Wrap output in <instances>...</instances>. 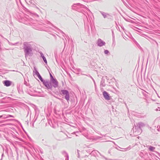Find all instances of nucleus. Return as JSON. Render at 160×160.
I'll use <instances>...</instances> for the list:
<instances>
[{"label": "nucleus", "mask_w": 160, "mask_h": 160, "mask_svg": "<svg viewBox=\"0 0 160 160\" xmlns=\"http://www.w3.org/2000/svg\"><path fill=\"white\" fill-rule=\"evenodd\" d=\"M23 49L25 53V57L31 56L32 54L33 47L29 42H24L23 43Z\"/></svg>", "instance_id": "nucleus-1"}, {"label": "nucleus", "mask_w": 160, "mask_h": 160, "mask_svg": "<svg viewBox=\"0 0 160 160\" xmlns=\"http://www.w3.org/2000/svg\"><path fill=\"white\" fill-rule=\"evenodd\" d=\"M72 8L73 10L77 11L79 12H81L82 13H83V12L86 13L84 10H86L89 11L92 14L91 12L88 8L80 3L74 4L72 6Z\"/></svg>", "instance_id": "nucleus-2"}, {"label": "nucleus", "mask_w": 160, "mask_h": 160, "mask_svg": "<svg viewBox=\"0 0 160 160\" xmlns=\"http://www.w3.org/2000/svg\"><path fill=\"white\" fill-rule=\"evenodd\" d=\"M33 74L35 77H37L40 80H44L37 70L36 67H34Z\"/></svg>", "instance_id": "nucleus-3"}, {"label": "nucleus", "mask_w": 160, "mask_h": 160, "mask_svg": "<svg viewBox=\"0 0 160 160\" xmlns=\"http://www.w3.org/2000/svg\"><path fill=\"white\" fill-rule=\"evenodd\" d=\"M101 14L103 16L104 18H107L108 19H111L112 16L109 13H106L102 11H100Z\"/></svg>", "instance_id": "nucleus-4"}, {"label": "nucleus", "mask_w": 160, "mask_h": 160, "mask_svg": "<svg viewBox=\"0 0 160 160\" xmlns=\"http://www.w3.org/2000/svg\"><path fill=\"white\" fill-rule=\"evenodd\" d=\"M97 45L99 47H102L105 45L106 43L105 42L103 41L101 39H98V40L97 43Z\"/></svg>", "instance_id": "nucleus-5"}, {"label": "nucleus", "mask_w": 160, "mask_h": 160, "mask_svg": "<svg viewBox=\"0 0 160 160\" xmlns=\"http://www.w3.org/2000/svg\"><path fill=\"white\" fill-rule=\"evenodd\" d=\"M61 92L62 94L64 95H65V98L67 100H68L69 99V96L68 94V92L66 90H62Z\"/></svg>", "instance_id": "nucleus-6"}, {"label": "nucleus", "mask_w": 160, "mask_h": 160, "mask_svg": "<svg viewBox=\"0 0 160 160\" xmlns=\"http://www.w3.org/2000/svg\"><path fill=\"white\" fill-rule=\"evenodd\" d=\"M47 24H48V25L47 26V28H49V27H50L49 26L50 25L52 26H53L55 28L57 29L59 31H60L61 33H62L64 35H65V33H64L60 29L58 28H56V27H55V26H54L50 22L47 21Z\"/></svg>", "instance_id": "nucleus-7"}, {"label": "nucleus", "mask_w": 160, "mask_h": 160, "mask_svg": "<svg viewBox=\"0 0 160 160\" xmlns=\"http://www.w3.org/2000/svg\"><path fill=\"white\" fill-rule=\"evenodd\" d=\"M43 82V84L45 86L48 88H50L51 85V84L49 83L48 81H41Z\"/></svg>", "instance_id": "nucleus-8"}, {"label": "nucleus", "mask_w": 160, "mask_h": 160, "mask_svg": "<svg viewBox=\"0 0 160 160\" xmlns=\"http://www.w3.org/2000/svg\"><path fill=\"white\" fill-rule=\"evenodd\" d=\"M103 95L104 98L107 100L110 99V97L108 93L106 91H104L103 93Z\"/></svg>", "instance_id": "nucleus-9"}, {"label": "nucleus", "mask_w": 160, "mask_h": 160, "mask_svg": "<svg viewBox=\"0 0 160 160\" xmlns=\"http://www.w3.org/2000/svg\"><path fill=\"white\" fill-rule=\"evenodd\" d=\"M39 53L40 54L41 57L42 58L43 61L45 62V63L47 65V59H46V58L44 57L43 54L41 52H39Z\"/></svg>", "instance_id": "nucleus-10"}, {"label": "nucleus", "mask_w": 160, "mask_h": 160, "mask_svg": "<svg viewBox=\"0 0 160 160\" xmlns=\"http://www.w3.org/2000/svg\"><path fill=\"white\" fill-rule=\"evenodd\" d=\"M4 84L6 86H9L11 84V82L9 81H6L4 82Z\"/></svg>", "instance_id": "nucleus-11"}, {"label": "nucleus", "mask_w": 160, "mask_h": 160, "mask_svg": "<svg viewBox=\"0 0 160 160\" xmlns=\"http://www.w3.org/2000/svg\"><path fill=\"white\" fill-rule=\"evenodd\" d=\"M155 148L154 147L152 146H150L149 148V149L152 151H153V150L155 149Z\"/></svg>", "instance_id": "nucleus-12"}, {"label": "nucleus", "mask_w": 160, "mask_h": 160, "mask_svg": "<svg viewBox=\"0 0 160 160\" xmlns=\"http://www.w3.org/2000/svg\"><path fill=\"white\" fill-rule=\"evenodd\" d=\"M50 80H57L56 79L54 78L52 75L50 73Z\"/></svg>", "instance_id": "nucleus-13"}, {"label": "nucleus", "mask_w": 160, "mask_h": 160, "mask_svg": "<svg viewBox=\"0 0 160 160\" xmlns=\"http://www.w3.org/2000/svg\"><path fill=\"white\" fill-rule=\"evenodd\" d=\"M104 53L105 54L107 55H108V54H110L109 51L107 50H105L104 51Z\"/></svg>", "instance_id": "nucleus-14"}, {"label": "nucleus", "mask_w": 160, "mask_h": 160, "mask_svg": "<svg viewBox=\"0 0 160 160\" xmlns=\"http://www.w3.org/2000/svg\"><path fill=\"white\" fill-rule=\"evenodd\" d=\"M109 75H108V76H106L105 77V78H106V79L107 80H112V78H109Z\"/></svg>", "instance_id": "nucleus-15"}, {"label": "nucleus", "mask_w": 160, "mask_h": 160, "mask_svg": "<svg viewBox=\"0 0 160 160\" xmlns=\"http://www.w3.org/2000/svg\"><path fill=\"white\" fill-rule=\"evenodd\" d=\"M84 14L85 16H86V18H87V20L88 21V19H89L90 21L91 20H90V18H89V16H90V15H89L88 14H87L88 15V16H87V15H85Z\"/></svg>", "instance_id": "nucleus-16"}, {"label": "nucleus", "mask_w": 160, "mask_h": 160, "mask_svg": "<svg viewBox=\"0 0 160 160\" xmlns=\"http://www.w3.org/2000/svg\"><path fill=\"white\" fill-rule=\"evenodd\" d=\"M6 40H7L8 42V43H9V45H15L17 43H15V44H13V43H10V42H9V41L8 40H7V39H6Z\"/></svg>", "instance_id": "nucleus-17"}, {"label": "nucleus", "mask_w": 160, "mask_h": 160, "mask_svg": "<svg viewBox=\"0 0 160 160\" xmlns=\"http://www.w3.org/2000/svg\"><path fill=\"white\" fill-rule=\"evenodd\" d=\"M33 15H34L35 16H36V17H39V15H38V14H37L36 13H33Z\"/></svg>", "instance_id": "nucleus-18"}, {"label": "nucleus", "mask_w": 160, "mask_h": 160, "mask_svg": "<svg viewBox=\"0 0 160 160\" xmlns=\"http://www.w3.org/2000/svg\"><path fill=\"white\" fill-rule=\"evenodd\" d=\"M52 82L53 83H57V82L56 81H53Z\"/></svg>", "instance_id": "nucleus-19"}, {"label": "nucleus", "mask_w": 160, "mask_h": 160, "mask_svg": "<svg viewBox=\"0 0 160 160\" xmlns=\"http://www.w3.org/2000/svg\"><path fill=\"white\" fill-rule=\"evenodd\" d=\"M104 78V77H102V80H104L105 79V78Z\"/></svg>", "instance_id": "nucleus-20"}, {"label": "nucleus", "mask_w": 160, "mask_h": 160, "mask_svg": "<svg viewBox=\"0 0 160 160\" xmlns=\"http://www.w3.org/2000/svg\"><path fill=\"white\" fill-rule=\"evenodd\" d=\"M90 78L92 79V80H94L92 78V77H91V76H90Z\"/></svg>", "instance_id": "nucleus-21"}, {"label": "nucleus", "mask_w": 160, "mask_h": 160, "mask_svg": "<svg viewBox=\"0 0 160 160\" xmlns=\"http://www.w3.org/2000/svg\"><path fill=\"white\" fill-rule=\"evenodd\" d=\"M65 42H64V48H65Z\"/></svg>", "instance_id": "nucleus-22"}, {"label": "nucleus", "mask_w": 160, "mask_h": 160, "mask_svg": "<svg viewBox=\"0 0 160 160\" xmlns=\"http://www.w3.org/2000/svg\"><path fill=\"white\" fill-rule=\"evenodd\" d=\"M11 71H15V70H12ZM16 71V72H18V71Z\"/></svg>", "instance_id": "nucleus-23"}, {"label": "nucleus", "mask_w": 160, "mask_h": 160, "mask_svg": "<svg viewBox=\"0 0 160 160\" xmlns=\"http://www.w3.org/2000/svg\"><path fill=\"white\" fill-rule=\"evenodd\" d=\"M112 34H113V31H112Z\"/></svg>", "instance_id": "nucleus-24"}, {"label": "nucleus", "mask_w": 160, "mask_h": 160, "mask_svg": "<svg viewBox=\"0 0 160 160\" xmlns=\"http://www.w3.org/2000/svg\"><path fill=\"white\" fill-rule=\"evenodd\" d=\"M2 117V116H0V118H1Z\"/></svg>", "instance_id": "nucleus-25"}, {"label": "nucleus", "mask_w": 160, "mask_h": 160, "mask_svg": "<svg viewBox=\"0 0 160 160\" xmlns=\"http://www.w3.org/2000/svg\"><path fill=\"white\" fill-rule=\"evenodd\" d=\"M116 23V25H117V24Z\"/></svg>", "instance_id": "nucleus-26"}, {"label": "nucleus", "mask_w": 160, "mask_h": 160, "mask_svg": "<svg viewBox=\"0 0 160 160\" xmlns=\"http://www.w3.org/2000/svg\"><path fill=\"white\" fill-rule=\"evenodd\" d=\"M1 70L0 69V72H1Z\"/></svg>", "instance_id": "nucleus-27"}, {"label": "nucleus", "mask_w": 160, "mask_h": 160, "mask_svg": "<svg viewBox=\"0 0 160 160\" xmlns=\"http://www.w3.org/2000/svg\"><path fill=\"white\" fill-rule=\"evenodd\" d=\"M9 1H11V0H9Z\"/></svg>", "instance_id": "nucleus-28"}]
</instances>
